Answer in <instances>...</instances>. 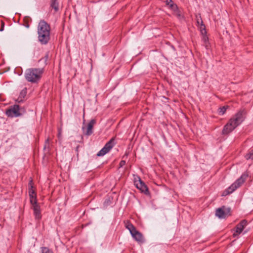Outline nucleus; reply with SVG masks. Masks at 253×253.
<instances>
[{"mask_svg": "<svg viewBox=\"0 0 253 253\" xmlns=\"http://www.w3.org/2000/svg\"><path fill=\"white\" fill-rule=\"evenodd\" d=\"M42 253H53V252L47 248H42Z\"/></svg>", "mask_w": 253, "mask_h": 253, "instance_id": "6ab92c4d", "label": "nucleus"}, {"mask_svg": "<svg viewBox=\"0 0 253 253\" xmlns=\"http://www.w3.org/2000/svg\"><path fill=\"white\" fill-rule=\"evenodd\" d=\"M200 29H201V32L203 34H204V33H206L205 26L203 24L202 21H201Z\"/></svg>", "mask_w": 253, "mask_h": 253, "instance_id": "aec40b11", "label": "nucleus"}, {"mask_svg": "<svg viewBox=\"0 0 253 253\" xmlns=\"http://www.w3.org/2000/svg\"><path fill=\"white\" fill-rule=\"evenodd\" d=\"M61 135V131L60 130H59V133H58V136L59 137H60Z\"/></svg>", "mask_w": 253, "mask_h": 253, "instance_id": "393cba45", "label": "nucleus"}, {"mask_svg": "<svg viewBox=\"0 0 253 253\" xmlns=\"http://www.w3.org/2000/svg\"><path fill=\"white\" fill-rule=\"evenodd\" d=\"M96 122L94 119H92L89 123L87 124L86 127V131L85 134L87 135H90L92 133V128Z\"/></svg>", "mask_w": 253, "mask_h": 253, "instance_id": "f8f14e48", "label": "nucleus"}, {"mask_svg": "<svg viewBox=\"0 0 253 253\" xmlns=\"http://www.w3.org/2000/svg\"><path fill=\"white\" fill-rule=\"evenodd\" d=\"M50 28L44 20H41L38 26V39L43 44H46L50 39Z\"/></svg>", "mask_w": 253, "mask_h": 253, "instance_id": "f03ea898", "label": "nucleus"}, {"mask_svg": "<svg viewBox=\"0 0 253 253\" xmlns=\"http://www.w3.org/2000/svg\"><path fill=\"white\" fill-rule=\"evenodd\" d=\"M247 225V221L246 220H242L239 224H238L233 233V236L235 237L238 236L243 231L244 228Z\"/></svg>", "mask_w": 253, "mask_h": 253, "instance_id": "9d476101", "label": "nucleus"}, {"mask_svg": "<svg viewBox=\"0 0 253 253\" xmlns=\"http://www.w3.org/2000/svg\"><path fill=\"white\" fill-rule=\"evenodd\" d=\"M29 195H33L34 194H36L35 193V191L33 189V184H32V180H31L29 183Z\"/></svg>", "mask_w": 253, "mask_h": 253, "instance_id": "2eb2a0df", "label": "nucleus"}, {"mask_svg": "<svg viewBox=\"0 0 253 253\" xmlns=\"http://www.w3.org/2000/svg\"><path fill=\"white\" fill-rule=\"evenodd\" d=\"M226 111V108L225 106L220 107L218 109V114L220 115H223Z\"/></svg>", "mask_w": 253, "mask_h": 253, "instance_id": "a211bd4d", "label": "nucleus"}, {"mask_svg": "<svg viewBox=\"0 0 253 253\" xmlns=\"http://www.w3.org/2000/svg\"><path fill=\"white\" fill-rule=\"evenodd\" d=\"M252 155V154L251 153L249 154H247V155L246 156V159H249L251 158Z\"/></svg>", "mask_w": 253, "mask_h": 253, "instance_id": "5701e85b", "label": "nucleus"}, {"mask_svg": "<svg viewBox=\"0 0 253 253\" xmlns=\"http://www.w3.org/2000/svg\"><path fill=\"white\" fill-rule=\"evenodd\" d=\"M48 55H46L44 57H43L42 59H41L40 61H43L44 62V64H46V62L48 60Z\"/></svg>", "mask_w": 253, "mask_h": 253, "instance_id": "412c9836", "label": "nucleus"}, {"mask_svg": "<svg viewBox=\"0 0 253 253\" xmlns=\"http://www.w3.org/2000/svg\"><path fill=\"white\" fill-rule=\"evenodd\" d=\"M29 196L35 217L36 219H39L41 218V214L40 206L37 204L36 194L29 195Z\"/></svg>", "mask_w": 253, "mask_h": 253, "instance_id": "39448f33", "label": "nucleus"}, {"mask_svg": "<svg viewBox=\"0 0 253 253\" xmlns=\"http://www.w3.org/2000/svg\"><path fill=\"white\" fill-rule=\"evenodd\" d=\"M231 210L229 208L222 207L216 210L215 215L220 218H224L230 215Z\"/></svg>", "mask_w": 253, "mask_h": 253, "instance_id": "6e6552de", "label": "nucleus"}, {"mask_svg": "<svg viewBox=\"0 0 253 253\" xmlns=\"http://www.w3.org/2000/svg\"><path fill=\"white\" fill-rule=\"evenodd\" d=\"M126 164L125 161L122 160L120 163V167H122Z\"/></svg>", "mask_w": 253, "mask_h": 253, "instance_id": "4be33fe9", "label": "nucleus"}, {"mask_svg": "<svg viewBox=\"0 0 253 253\" xmlns=\"http://www.w3.org/2000/svg\"><path fill=\"white\" fill-rule=\"evenodd\" d=\"M197 22H198V24H199V23H200V21H199V19H198V20H197Z\"/></svg>", "mask_w": 253, "mask_h": 253, "instance_id": "a878e982", "label": "nucleus"}, {"mask_svg": "<svg viewBox=\"0 0 253 253\" xmlns=\"http://www.w3.org/2000/svg\"><path fill=\"white\" fill-rule=\"evenodd\" d=\"M133 238L137 242L140 243L143 242V238L142 234L138 231L136 230L132 234H131Z\"/></svg>", "mask_w": 253, "mask_h": 253, "instance_id": "ddd939ff", "label": "nucleus"}, {"mask_svg": "<svg viewBox=\"0 0 253 253\" xmlns=\"http://www.w3.org/2000/svg\"><path fill=\"white\" fill-rule=\"evenodd\" d=\"M115 138H112L101 149L100 151L98 152L97 155V156H103L106 154L108 153L109 151L113 148L115 145Z\"/></svg>", "mask_w": 253, "mask_h": 253, "instance_id": "0eeeda50", "label": "nucleus"}, {"mask_svg": "<svg viewBox=\"0 0 253 253\" xmlns=\"http://www.w3.org/2000/svg\"><path fill=\"white\" fill-rule=\"evenodd\" d=\"M248 174L244 173L239 179H238L223 193L222 196H226V195L232 193L234 192L244 183L245 179L248 177Z\"/></svg>", "mask_w": 253, "mask_h": 253, "instance_id": "20e7f679", "label": "nucleus"}, {"mask_svg": "<svg viewBox=\"0 0 253 253\" xmlns=\"http://www.w3.org/2000/svg\"><path fill=\"white\" fill-rule=\"evenodd\" d=\"M43 72L42 69L30 68L26 70L25 78L29 82L37 83L41 79Z\"/></svg>", "mask_w": 253, "mask_h": 253, "instance_id": "7ed1b4c3", "label": "nucleus"}, {"mask_svg": "<svg viewBox=\"0 0 253 253\" xmlns=\"http://www.w3.org/2000/svg\"><path fill=\"white\" fill-rule=\"evenodd\" d=\"M134 183L137 188L139 189L141 192L145 194L148 193L147 186L144 182L141 180L139 177H137L134 178Z\"/></svg>", "mask_w": 253, "mask_h": 253, "instance_id": "1a4fd4ad", "label": "nucleus"}, {"mask_svg": "<svg viewBox=\"0 0 253 253\" xmlns=\"http://www.w3.org/2000/svg\"><path fill=\"white\" fill-rule=\"evenodd\" d=\"M126 228L128 230H129L131 234H132L134 231H135L136 230V229L134 227V226L130 223H128L127 224H126Z\"/></svg>", "mask_w": 253, "mask_h": 253, "instance_id": "4468645a", "label": "nucleus"}, {"mask_svg": "<svg viewBox=\"0 0 253 253\" xmlns=\"http://www.w3.org/2000/svg\"><path fill=\"white\" fill-rule=\"evenodd\" d=\"M27 94V88L26 87L24 88L20 93V98H24Z\"/></svg>", "mask_w": 253, "mask_h": 253, "instance_id": "f3484780", "label": "nucleus"}, {"mask_svg": "<svg viewBox=\"0 0 253 253\" xmlns=\"http://www.w3.org/2000/svg\"><path fill=\"white\" fill-rule=\"evenodd\" d=\"M245 114L244 111H239L234 115L224 126L222 133L227 134L232 131L244 120Z\"/></svg>", "mask_w": 253, "mask_h": 253, "instance_id": "f257e3e1", "label": "nucleus"}, {"mask_svg": "<svg viewBox=\"0 0 253 253\" xmlns=\"http://www.w3.org/2000/svg\"><path fill=\"white\" fill-rule=\"evenodd\" d=\"M51 7L54 9L55 11H58V4L56 1V0H52L51 3Z\"/></svg>", "mask_w": 253, "mask_h": 253, "instance_id": "dca6fc26", "label": "nucleus"}, {"mask_svg": "<svg viewBox=\"0 0 253 253\" xmlns=\"http://www.w3.org/2000/svg\"><path fill=\"white\" fill-rule=\"evenodd\" d=\"M166 2L168 5H169V7L173 9L177 16H180L181 15L180 12L177 9V6L173 4V1L171 0H166Z\"/></svg>", "mask_w": 253, "mask_h": 253, "instance_id": "9b49d317", "label": "nucleus"}, {"mask_svg": "<svg viewBox=\"0 0 253 253\" xmlns=\"http://www.w3.org/2000/svg\"><path fill=\"white\" fill-rule=\"evenodd\" d=\"M5 113L8 117L11 118L17 117L21 115V111L19 105H14L9 107L6 111Z\"/></svg>", "mask_w": 253, "mask_h": 253, "instance_id": "423d86ee", "label": "nucleus"}, {"mask_svg": "<svg viewBox=\"0 0 253 253\" xmlns=\"http://www.w3.org/2000/svg\"><path fill=\"white\" fill-rule=\"evenodd\" d=\"M4 23L3 21H1V27L0 30V31H2L3 30V27H4Z\"/></svg>", "mask_w": 253, "mask_h": 253, "instance_id": "b1692460", "label": "nucleus"}]
</instances>
